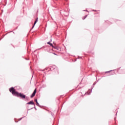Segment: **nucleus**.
<instances>
[{"label":"nucleus","instance_id":"1","mask_svg":"<svg viewBox=\"0 0 125 125\" xmlns=\"http://www.w3.org/2000/svg\"><path fill=\"white\" fill-rule=\"evenodd\" d=\"M10 92L12 93V94L13 95H16V96H20L21 98L25 99L26 98V96L23 94L19 93L14 89V88L12 87L10 88Z\"/></svg>","mask_w":125,"mask_h":125},{"label":"nucleus","instance_id":"2","mask_svg":"<svg viewBox=\"0 0 125 125\" xmlns=\"http://www.w3.org/2000/svg\"><path fill=\"white\" fill-rule=\"evenodd\" d=\"M47 44H49L50 46H52L53 47H54V48H57V50L59 49V47L58 46H53V43L51 42H47Z\"/></svg>","mask_w":125,"mask_h":125},{"label":"nucleus","instance_id":"3","mask_svg":"<svg viewBox=\"0 0 125 125\" xmlns=\"http://www.w3.org/2000/svg\"><path fill=\"white\" fill-rule=\"evenodd\" d=\"M37 92V89H35L33 92V93H32V94L31 96V98H33V97H34V96H35V95H36V93Z\"/></svg>","mask_w":125,"mask_h":125},{"label":"nucleus","instance_id":"4","mask_svg":"<svg viewBox=\"0 0 125 125\" xmlns=\"http://www.w3.org/2000/svg\"><path fill=\"white\" fill-rule=\"evenodd\" d=\"M27 104H31L32 105H34V102H33V101H31L29 103H28Z\"/></svg>","mask_w":125,"mask_h":125},{"label":"nucleus","instance_id":"5","mask_svg":"<svg viewBox=\"0 0 125 125\" xmlns=\"http://www.w3.org/2000/svg\"><path fill=\"white\" fill-rule=\"evenodd\" d=\"M38 21V19H37L36 21H35V22H34V25L33 26V27H34L35 25H36V24L37 23V22Z\"/></svg>","mask_w":125,"mask_h":125},{"label":"nucleus","instance_id":"6","mask_svg":"<svg viewBox=\"0 0 125 125\" xmlns=\"http://www.w3.org/2000/svg\"><path fill=\"white\" fill-rule=\"evenodd\" d=\"M87 15H85V16L83 17V20H85V19H86V18L87 17Z\"/></svg>","mask_w":125,"mask_h":125},{"label":"nucleus","instance_id":"7","mask_svg":"<svg viewBox=\"0 0 125 125\" xmlns=\"http://www.w3.org/2000/svg\"><path fill=\"white\" fill-rule=\"evenodd\" d=\"M35 101H36V102L37 104H39V103H38V100H35Z\"/></svg>","mask_w":125,"mask_h":125}]
</instances>
